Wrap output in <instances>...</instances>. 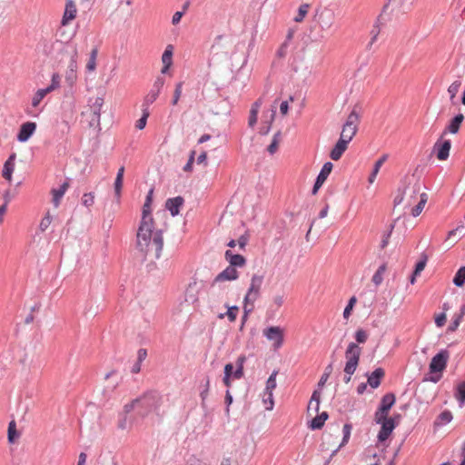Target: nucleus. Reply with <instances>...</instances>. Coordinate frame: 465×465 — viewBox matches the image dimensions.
I'll return each mask as SVG.
<instances>
[{"mask_svg": "<svg viewBox=\"0 0 465 465\" xmlns=\"http://www.w3.org/2000/svg\"><path fill=\"white\" fill-rule=\"evenodd\" d=\"M51 223V217L49 215H46L45 218L42 219L41 223H40V230L41 231H45L48 226L50 225Z\"/></svg>", "mask_w": 465, "mask_h": 465, "instance_id": "nucleus-60", "label": "nucleus"}, {"mask_svg": "<svg viewBox=\"0 0 465 465\" xmlns=\"http://www.w3.org/2000/svg\"><path fill=\"white\" fill-rule=\"evenodd\" d=\"M209 388H210V379H209L208 376H206L205 379H204L203 389L200 392V397H201V400H202L201 406L204 410L207 409L205 401H206V399L208 397Z\"/></svg>", "mask_w": 465, "mask_h": 465, "instance_id": "nucleus-36", "label": "nucleus"}, {"mask_svg": "<svg viewBox=\"0 0 465 465\" xmlns=\"http://www.w3.org/2000/svg\"><path fill=\"white\" fill-rule=\"evenodd\" d=\"M249 241V234L247 232H245L242 235H241L237 241L239 247L243 250L245 246L247 245Z\"/></svg>", "mask_w": 465, "mask_h": 465, "instance_id": "nucleus-58", "label": "nucleus"}, {"mask_svg": "<svg viewBox=\"0 0 465 465\" xmlns=\"http://www.w3.org/2000/svg\"><path fill=\"white\" fill-rule=\"evenodd\" d=\"M321 18V26L322 29H329L331 27L333 19V15L331 13L322 14Z\"/></svg>", "mask_w": 465, "mask_h": 465, "instance_id": "nucleus-41", "label": "nucleus"}, {"mask_svg": "<svg viewBox=\"0 0 465 465\" xmlns=\"http://www.w3.org/2000/svg\"><path fill=\"white\" fill-rule=\"evenodd\" d=\"M262 281L263 276L254 274L252 277L250 287L244 297V302H254V301L258 298L259 291L262 286Z\"/></svg>", "mask_w": 465, "mask_h": 465, "instance_id": "nucleus-8", "label": "nucleus"}, {"mask_svg": "<svg viewBox=\"0 0 465 465\" xmlns=\"http://www.w3.org/2000/svg\"><path fill=\"white\" fill-rule=\"evenodd\" d=\"M94 196L93 193H86L82 197L83 205L89 207L94 204Z\"/></svg>", "mask_w": 465, "mask_h": 465, "instance_id": "nucleus-55", "label": "nucleus"}, {"mask_svg": "<svg viewBox=\"0 0 465 465\" xmlns=\"http://www.w3.org/2000/svg\"><path fill=\"white\" fill-rule=\"evenodd\" d=\"M460 85H461L460 81H454L448 88L450 99L452 103H454V98L456 97V94H458Z\"/></svg>", "mask_w": 465, "mask_h": 465, "instance_id": "nucleus-43", "label": "nucleus"}, {"mask_svg": "<svg viewBox=\"0 0 465 465\" xmlns=\"http://www.w3.org/2000/svg\"><path fill=\"white\" fill-rule=\"evenodd\" d=\"M232 401H233V400H232V394H231L230 391H229V390H227V391H226V392H225V398H224V402H225V405H226V407H225V414H226L227 416H229V413H230V406H231V404L232 403Z\"/></svg>", "mask_w": 465, "mask_h": 465, "instance_id": "nucleus-57", "label": "nucleus"}, {"mask_svg": "<svg viewBox=\"0 0 465 465\" xmlns=\"http://www.w3.org/2000/svg\"><path fill=\"white\" fill-rule=\"evenodd\" d=\"M147 357V350L146 349H139L137 351V360L138 362H143Z\"/></svg>", "mask_w": 465, "mask_h": 465, "instance_id": "nucleus-61", "label": "nucleus"}, {"mask_svg": "<svg viewBox=\"0 0 465 465\" xmlns=\"http://www.w3.org/2000/svg\"><path fill=\"white\" fill-rule=\"evenodd\" d=\"M276 375H277V371H273L270 377L268 378L267 381H266V387H265V391H272V390L276 387Z\"/></svg>", "mask_w": 465, "mask_h": 465, "instance_id": "nucleus-50", "label": "nucleus"}, {"mask_svg": "<svg viewBox=\"0 0 465 465\" xmlns=\"http://www.w3.org/2000/svg\"><path fill=\"white\" fill-rule=\"evenodd\" d=\"M49 93L45 89H38L32 99V105L36 107Z\"/></svg>", "mask_w": 465, "mask_h": 465, "instance_id": "nucleus-39", "label": "nucleus"}, {"mask_svg": "<svg viewBox=\"0 0 465 465\" xmlns=\"http://www.w3.org/2000/svg\"><path fill=\"white\" fill-rule=\"evenodd\" d=\"M153 219L151 216V204L143 203L142 220L136 234V248L144 256L153 252L159 259L163 246V231L153 232Z\"/></svg>", "mask_w": 465, "mask_h": 465, "instance_id": "nucleus-1", "label": "nucleus"}, {"mask_svg": "<svg viewBox=\"0 0 465 465\" xmlns=\"http://www.w3.org/2000/svg\"><path fill=\"white\" fill-rule=\"evenodd\" d=\"M332 167L333 165L331 162H327L323 164L320 173L316 178L315 183L312 188V193H316L319 188L323 184V183L326 181L327 177L331 173Z\"/></svg>", "mask_w": 465, "mask_h": 465, "instance_id": "nucleus-15", "label": "nucleus"}, {"mask_svg": "<svg viewBox=\"0 0 465 465\" xmlns=\"http://www.w3.org/2000/svg\"><path fill=\"white\" fill-rule=\"evenodd\" d=\"M227 308V312L224 313L219 314V318L223 319L224 316H227L229 322H233L237 318V312H239V307L236 305L229 306L227 303L225 304Z\"/></svg>", "mask_w": 465, "mask_h": 465, "instance_id": "nucleus-30", "label": "nucleus"}, {"mask_svg": "<svg viewBox=\"0 0 465 465\" xmlns=\"http://www.w3.org/2000/svg\"><path fill=\"white\" fill-rule=\"evenodd\" d=\"M104 104V98L96 97L94 103L91 104V112H92V119L91 125L96 123L97 125H100V116H101V109Z\"/></svg>", "mask_w": 465, "mask_h": 465, "instance_id": "nucleus-22", "label": "nucleus"}, {"mask_svg": "<svg viewBox=\"0 0 465 465\" xmlns=\"http://www.w3.org/2000/svg\"><path fill=\"white\" fill-rule=\"evenodd\" d=\"M387 420H389L388 412L379 407V409L375 412L374 420L376 421V423L381 424V422H384Z\"/></svg>", "mask_w": 465, "mask_h": 465, "instance_id": "nucleus-47", "label": "nucleus"}, {"mask_svg": "<svg viewBox=\"0 0 465 465\" xmlns=\"http://www.w3.org/2000/svg\"><path fill=\"white\" fill-rule=\"evenodd\" d=\"M262 401H263L266 410H268V411L272 410L273 400H272V391H265Z\"/></svg>", "mask_w": 465, "mask_h": 465, "instance_id": "nucleus-49", "label": "nucleus"}, {"mask_svg": "<svg viewBox=\"0 0 465 465\" xmlns=\"http://www.w3.org/2000/svg\"><path fill=\"white\" fill-rule=\"evenodd\" d=\"M311 8V5L309 4H302L298 8L296 15L293 17V21L297 23H301L303 21L305 16L307 15L309 10Z\"/></svg>", "mask_w": 465, "mask_h": 465, "instance_id": "nucleus-34", "label": "nucleus"}, {"mask_svg": "<svg viewBox=\"0 0 465 465\" xmlns=\"http://www.w3.org/2000/svg\"><path fill=\"white\" fill-rule=\"evenodd\" d=\"M393 228L394 225L391 224L388 232L383 234L382 240L380 244L381 249H384L388 245Z\"/></svg>", "mask_w": 465, "mask_h": 465, "instance_id": "nucleus-54", "label": "nucleus"}, {"mask_svg": "<svg viewBox=\"0 0 465 465\" xmlns=\"http://www.w3.org/2000/svg\"><path fill=\"white\" fill-rule=\"evenodd\" d=\"M381 427L378 434V440L379 441L382 442L389 438V436L395 429L396 424L394 422L393 418H389V420H385L384 422H381Z\"/></svg>", "mask_w": 465, "mask_h": 465, "instance_id": "nucleus-18", "label": "nucleus"}, {"mask_svg": "<svg viewBox=\"0 0 465 465\" xmlns=\"http://www.w3.org/2000/svg\"><path fill=\"white\" fill-rule=\"evenodd\" d=\"M163 404V397L157 391H147L141 396L134 399L131 402L124 406V411L130 413L135 411L137 418L130 420V425L137 424L139 420H143L150 413L159 414L160 407Z\"/></svg>", "mask_w": 465, "mask_h": 465, "instance_id": "nucleus-2", "label": "nucleus"}, {"mask_svg": "<svg viewBox=\"0 0 465 465\" xmlns=\"http://www.w3.org/2000/svg\"><path fill=\"white\" fill-rule=\"evenodd\" d=\"M355 339L357 342L364 343L368 339V334L364 330L360 329L355 333Z\"/></svg>", "mask_w": 465, "mask_h": 465, "instance_id": "nucleus-56", "label": "nucleus"}, {"mask_svg": "<svg viewBox=\"0 0 465 465\" xmlns=\"http://www.w3.org/2000/svg\"><path fill=\"white\" fill-rule=\"evenodd\" d=\"M348 144L345 141L338 140L333 148L330 152V157L333 161H338L341 159L344 152L348 148Z\"/></svg>", "mask_w": 465, "mask_h": 465, "instance_id": "nucleus-23", "label": "nucleus"}, {"mask_svg": "<svg viewBox=\"0 0 465 465\" xmlns=\"http://www.w3.org/2000/svg\"><path fill=\"white\" fill-rule=\"evenodd\" d=\"M277 111V100L273 102L271 108L263 113L262 125L260 128L259 134L261 135H267L271 130L272 124L274 121Z\"/></svg>", "mask_w": 465, "mask_h": 465, "instance_id": "nucleus-9", "label": "nucleus"}, {"mask_svg": "<svg viewBox=\"0 0 465 465\" xmlns=\"http://www.w3.org/2000/svg\"><path fill=\"white\" fill-rule=\"evenodd\" d=\"M291 40V28L287 30L286 33V39L282 44L280 48L278 49L276 53V57L273 60L272 66L273 69H277L282 66V60L288 54V47H289V41Z\"/></svg>", "mask_w": 465, "mask_h": 465, "instance_id": "nucleus-11", "label": "nucleus"}, {"mask_svg": "<svg viewBox=\"0 0 465 465\" xmlns=\"http://www.w3.org/2000/svg\"><path fill=\"white\" fill-rule=\"evenodd\" d=\"M61 76L58 73H54L51 79V84L45 88L48 93L53 92L60 86Z\"/></svg>", "mask_w": 465, "mask_h": 465, "instance_id": "nucleus-42", "label": "nucleus"}, {"mask_svg": "<svg viewBox=\"0 0 465 465\" xmlns=\"http://www.w3.org/2000/svg\"><path fill=\"white\" fill-rule=\"evenodd\" d=\"M450 354L447 350H441L440 352H438L432 359L430 363V373H436V372H442L446 366L449 360Z\"/></svg>", "mask_w": 465, "mask_h": 465, "instance_id": "nucleus-5", "label": "nucleus"}, {"mask_svg": "<svg viewBox=\"0 0 465 465\" xmlns=\"http://www.w3.org/2000/svg\"><path fill=\"white\" fill-rule=\"evenodd\" d=\"M426 202H427V194L423 193L420 194V200L419 203L414 208H412L411 214L414 217L418 216L422 212Z\"/></svg>", "mask_w": 465, "mask_h": 465, "instance_id": "nucleus-38", "label": "nucleus"}, {"mask_svg": "<svg viewBox=\"0 0 465 465\" xmlns=\"http://www.w3.org/2000/svg\"><path fill=\"white\" fill-rule=\"evenodd\" d=\"M69 187V183L64 182L63 183L59 188H54L51 191V193L53 195V203L55 207H57L60 204V201L64 194L65 193L66 190Z\"/></svg>", "mask_w": 465, "mask_h": 465, "instance_id": "nucleus-26", "label": "nucleus"}, {"mask_svg": "<svg viewBox=\"0 0 465 465\" xmlns=\"http://www.w3.org/2000/svg\"><path fill=\"white\" fill-rule=\"evenodd\" d=\"M182 88H183V82L177 83L175 85V89H174L173 96V100H172L173 105H175L178 104V101L182 94Z\"/></svg>", "mask_w": 465, "mask_h": 465, "instance_id": "nucleus-51", "label": "nucleus"}, {"mask_svg": "<svg viewBox=\"0 0 465 465\" xmlns=\"http://www.w3.org/2000/svg\"><path fill=\"white\" fill-rule=\"evenodd\" d=\"M19 437L15 420H11L8 424L7 439L10 443H14Z\"/></svg>", "mask_w": 465, "mask_h": 465, "instance_id": "nucleus-35", "label": "nucleus"}, {"mask_svg": "<svg viewBox=\"0 0 465 465\" xmlns=\"http://www.w3.org/2000/svg\"><path fill=\"white\" fill-rule=\"evenodd\" d=\"M263 334L269 341H273L274 346L279 347L282 345L283 336L280 327H268L263 331Z\"/></svg>", "mask_w": 465, "mask_h": 465, "instance_id": "nucleus-14", "label": "nucleus"}, {"mask_svg": "<svg viewBox=\"0 0 465 465\" xmlns=\"http://www.w3.org/2000/svg\"><path fill=\"white\" fill-rule=\"evenodd\" d=\"M257 119H258V113L255 112V111L250 110V115H249V119H248V125L251 128H252L256 124Z\"/></svg>", "mask_w": 465, "mask_h": 465, "instance_id": "nucleus-59", "label": "nucleus"}, {"mask_svg": "<svg viewBox=\"0 0 465 465\" xmlns=\"http://www.w3.org/2000/svg\"><path fill=\"white\" fill-rule=\"evenodd\" d=\"M461 319V316L458 315L456 319L450 324L448 330L450 331H454L459 327Z\"/></svg>", "mask_w": 465, "mask_h": 465, "instance_id": "nucleus-63", "label": "nucleus"}, {"mask_svg": "<svg viewBox=\"0 0 465 465\" xmlns=\"http://www.w3.org/2000/svg\"><path fill=\"white\" fill-rule=\"evenodd\" d=\"M453 283L457 287H462L465 284V266L460 267L453 278Z\"/></svg>", "mask_w": 465, "mask_h": 465, "instance_id": "nucleus-37", "label": "nucleus"}, {"mask_svg": "<svg viewBox=\"0 0 465 465\" xmlns=\"http://www.w3.org/2000/svg\"><path fill=\"white\" fill-rule=\"evenodd\" d=\"M246 361V357L244 355H240L236 360V369L234 370V366L232 363L229 362L225 364L223 373L224 375L229 376L230 378H233L236 380L242 379L243 377V364Z\"/></svg>", "mask_w": 465, "mask_h": 465, "instance_id": "nucleus-6", "label": "nucleus"}, {"mask_svg": "<svg viewBox=\"0 0 465 465\" xmlns=\"http://www.w3.org/2000/svg\"><path fill=\"white\" fill-rule=\"evenodd\" d=\"M464 120V115L462 114H456L449 123V124L445 127L442 136L446 134H457L460 130V127Z\"/></svg>", "mask_w": 465, "mask_h": 465, "instance_id": "nucleus-21", "label": "nucleus"}, {"mask_svg": "<svg viewBox=\"0 0 465 465\" xmlns=\"http://www.w3.org/2000/svg\"><path fill=\"white\" fill-rule=\"evenodd\" d=\"M143 114L141 118L136 122L135 127L139 130H143L147 123V118L149 117V111L148 107L143 106Z\"/></svg>", "mask_w": 465, "mask_h": 465, "instance_id": "nucleus-40", "label": "nucleus"}, {"mask_svg": "<svg viewBox=\"0 0 465 465\" xmlns=\"http://www.w3.org/2000/svg\"><path fill=\"white\" fill-rule=\"evenodd\" d=\"M163 84H164V78L158 76L155 79V81L152 86V89L150 90L148 94L145 96L143 106L148 107L150 104H152L157 99Z\"/></svg>", "mask_w": 465, "mask_h": 465, "instance_id": "nucleus-10", "label": "nucleus"}, {"mask_svg": "<svg viewBox=\"0 0 465 465\" xmlns=\"http://www.w3.org/2000/svg\"><path fill=\"white\" fill-rule=\"evenodd\" d=\"M455 396L460 405L465 403V381L458 385Z\"/></svg>", "mask_w": 465, "mask_h": 465, "instance_id": "nucleus-45", "label": "nucleus"}, {"mask_svg": "<svg viewBox=\"0 0 465 465\" xmlns=\"http://www.w3.org/2000/svg\"><path fill=\"white\" fill-rule=\"evenodd\" d=\"M389 11V4L384 5L381 13L377 18L376 24L374 25L373 28L371 31V41L368 45V49L371 47V45L375 43L377 40V37L381 32V25H382L389 18H390V12Z\"/></svg>", "mask_w": 465, "mask_h": 465, "instance_id": "nucleus-7", "label": "nucleus"}, {"mask_svg": "<svg viewBox=\"0 0 465 465\" xmlns=\"http://www.w3.org/2000/svg\"><path fill=\"white\" fill-rule=\"evenodd\" d=\"M239 278V272L236 268L231 266H227L223 272H221L213 281L211 286L214 287L217 282H221L223 281H234Z\"/></svg>", "mask_w": 465, "mask_h": 465, "instance_id": "nucleus-12", "label": "nucleus"}, {"mask_svg": "<svg viewBox=\"0 0 465 465\" xmlns=\"http://www.w3.org/2000/svg\"><path fill=\"white\" fill-rule=\"evenodd\" d=\"M384 370L382 368H377L370 375H368L367 383L372 389H376L380 386L381 379L384 377Z\"/></svg>", "mask_w": 465, "mask_h": 465, "instance_id": "nucleus-24", "label": "nucleus"}, {"mask_svg": "<svg viewBox=\"0 0 465 465\" xmlns=\"http://www.w3.org/2000/svg\"><path fill=\"white\" fill-rule=\"evenodd\" d=\"M183 15V11H177L174 13L172 18V24L173 25H178Z\"/></svg>", "mask_w": 465, "mask_h": 465, "instance_id": "nucleus-64", "label": "nucleus"}, {"mask_svg": "<svg viewBox=\"0 0 465 465\" xmlns=\"http://www.w3.org/2000/svg\"><path fill=\"white\" fill-rule=\"evenodd\" d=\"M328 417L329 415L326 411L322 412L320 415H317L312 420L310 427L312 430L321 429L324 425V422L328 419Z\"/></svg>", "mask_w": 465, "mask_h": 465, "instance_id": "nucleus-29", "label": "nucleus"}, {"mask_svg": "<svg viewBox=\"0 0 465 465\" xmlns=\"http://www.w3.org/2000/svg\"><path fill=\"white\" fill-rule=\"evenodd\" d=\"M15 153H12L9 155L7 160L4 163V168L2 171L3 177L11 182L12 181V174L15 169Z\"/></svg>", "mask_w": 465, "mask_h": 465, "instance_id": "nucleus-25", "label": "nucleus"}, {"mask_svg": "<svg viewBox=\"0 0 465 465\" xmlns=\"http://www.w3.org/2000/svg\"><path fill=\"white\" fill-rule=\"evenodd\" d=\"M357 302V299L355 296H352L350 298L347 306L345 307L343 311V317L344 319H349V317L351 314V311L353 310V307L355 303Z\"/></svg>", "mask_w": 465, "mask_h": 465, "instance_id": "nucleus-46", "label": "nucleus"}, {"mask_svg": "<svg viewBox=\"0 0 465 465\" xmlns=\"http://www.w3.org/2000/svg\"><path fill=\"white\" fill-rule=\"evenodd\" d=\"M172 58H173V45H169L165 48L163 55H162V62L163 64L171 65L172 64Z\"/></svg>", "mask_w": 465, "mask_h": 465, "instance_id": "nucleus-44", "label": "nucleus"}, {"mask_svg": "<svg viewBox=\"0 0 465 465\" xmlns=\"http://www.w3.org/2000/svg\"><path fill=\"white\" fill-rule=\"evenodd\" d=\"M361 348L355 342L349 343L345 351L346 364L344 372L346 374H353L359 364Z\"/></svg>", "mask_w": 465, "mask_h": 465, "instance_id": "nucleus-4", "label": "nucleus"}, {"mask_svg": "<svg viewBox=\"0 0 465 465\" xmlns=\"http://www.w3.org/2000/svg\"><path fill=\"white\" fill-rule=\"evenodd\" d=\"M395 402V396L393 393H387L381 398L380 408L389 413L390 409Z\"/></svg>", "mask_w": 465, "mask_h": 465, "instance_id": "nucleus-31", "label": "nucleus"}, {"mask_svg": "<svg viewBox=\"0 0 465 465\" xmlns=\"http://www.w3.org/2000/svg\"><path fill=\"white\" fill-rule=\"evenodd\" d=\"M451 420H452L451 412L449 411H444L439 415V417H438L439 422H436V423L440 424V425L447 424V423L450 422Z\"/></svg>", "mask_w": 465, "mask_h": 465, "instance_id": "nucleus-48", "label": "nucleus"}, {"mask_svg": "<svg viewBox=\"0 0 465 465\" xmlns=\"http://www.w3.org/2000/svg\"><path fill=\"white\" fill-rule=\"evenodd\" d=\"M36 129V124L35 122H25L24 123L19 129L17 134V140L20 143H25L29 140V138L34 134Z\"/></svg>", "mask_w": 465, "mask_h": 465, "instance_id": "nucleus-13", "label": "nucleus"}, {"mask_svg": "<svg viewBox=\"0 0 465 465\" xmlns=\"http://www.w3.org/2000/svg\"><path fill=\"white\" fill-rule=\"evenodd\" d=\"M320 399H321L320 391H318V390L314 391L312 395V398L310 400L309 405H308V411L313 410L315 412H318L319 407H320Z\"/></svg>", "mask_w": 465, "mask_h": 465, "instance_id": "nucleus-33", "label": "nucleus"}, {"mask_svg": "<svg viewBox=\"0 0 465 465\" xmlns=\"http://www.w3.org/2000/svg\"><path fill=\"white\" fill-rule=\"evenodd\" d=\"M224 258L234 268H242L246 264V259L243 255L235 254L231 250L225 252Z\"/></svg>", "mask_w": 465, "mask_h": 465, "instance_id": "nucleus-19", "label": "nucleus"}, {"mask_svg": "<svg viewBox=\"0 0 465 465\" xmlns=\"http://www.w3.org/2000/svg\"><path fill=\"white\" fill-rule=\"evenodd\" d=\"M184 203V199L182 196L168 198L165 202V208L170 212L173 217L177 216L180 213L181 207Z\"/></svg>", "mask_w": 465, "mask_h": 465, "instance_id": "nucleus-17", "label": "nucleus"}, {"mask_svg": "<svg viewBox=\"0 0 465 465\" xmlns=\"http://www.w3.org/2000/svg\"><path fill=\"white\" fill-rule=\"evenodd\" d=\"M77 9L73 0H67L65 9L61 21L62 25H66L70 21L74 20L76 16Z\"/></svg>", "mask_w": 465, "mask_h": 465, "instance_id": "nucleus-20", "label": "nucleus"}, {"mask_svg": "<svg viewBox=\"0 0 465 465\" xmlns=\"http://www.w3.org/2000/svg\"><path fill=\"white\" fill-rule=\"evenodd\" d=\"M124 166H121L118 169V172L116 173L115 181H114V194L117 198L121 196L122 187H123V181H124Z\"/></svg>", "mask_w": 465, "mask_h": 465, "instance_id": "nucleus-27", "label": "nucleus"}, {"mask_svg": "<svg viewBox=\"0 0 465 465\" xmlns=\"http://www.w3.org/2000/svg\"><path fill=\"white\" fill-rule=\"evenodd\" d=\"M76 61L74 56H72L70 60V64L68 65V71L66 72L65 80L73 84L76 79Z\"/></svg>", "mask_w": 465, "mask_h": 465, "instance_id": "nucleus-28", "label": "nucleus"}, {"mask_svg": "<svg viewBox=\"0 0 465 465\" xmlns=\"http://www.w3.org/2000/svg\"><path fill=\"white\" fill-rule=\"evenodd\" d=\"M446 322V315L445 313H440L439 315L436 316L435 318V323L438 327H441L445 324Z\"/></svg>", "mask_w": 465, "mask_h": 465, "instance_id": "nucleus-62", "label": "nucleus"}, {"mask_svg": "<svg viewBox=\"0 0 465 465\" xmlns=\"http://www.w3.org/2000/svg\"><path fill=\"white\" fill-rule=\"evenodd\" d=\"M282 141V133L278 131L274 134L271 143L267 146L266 151L270 154H273L277 152L280 142Z\"/></svg>", "mask_w": 465, "mask_h": 465, "instance_id": "nucleus-32", "label": "nucleus"}, {"mask_svg": "<svg viewBox=\"0 0 465 465\" xmlns=\"http://www.w3.org/2000/svg\"><path fill=\"white\" fill-rule=\"evenodd\" d=\"M360 116L355 110H352L348 115L346 122L343 124L340 140L345 141L347 143L352 140L358 131Z\"/></svg>", "mask_w": 465, "mask_h": 465, "instance_id": "nucleus-3", "label": "nucleus"}, {"mask_svg": "<svg viewBox=\"0 0 465 465\" xmlns=\"http://www.w3.org/2000/svg\"><path fill=\"white\" fill-rule=\"evenodd\" d=\"M427 255L423 254L420 262H417L414 269V275H419L425 268L427 262Z\"/></svg>", "mask_w": 465, "mask_h": 465, "instance_id": "nucleus-52", "label": "nucleus"}, {"mask_svg": "<svg viewBox=\"0 0 465 465\" xmlns=\"http://www.w3.org/2000/svg\"><path fill=\"white\" fill-rule=\"evenodd\" d=\"M343 439H342V441L341 443V445L339 446V448H341V446H343L344 444H346L350 439V436H351V424H345L343 426Z\"/></svg>", "mask_w": 465, "mask_h": 465, "instance_id": "nucleus-53", "label": "nucleus"}, {"mask_svg": "<svg viewBox=\"0 0 465 465\" xmlns=\"http://www.w3.org/2000/svg\"><path fill=\"white\" fill-rule=\"evenodd\" d=\"M451 143L450 140H445L442 143L436 142L433 150L436 152L437 158L440 161L447 160L450 154Z\"/></svg>", "mask_w": 465, "mask_h": 465, "instance_id": "nucleus-16", "label": "nucleus"}]
</instances>
